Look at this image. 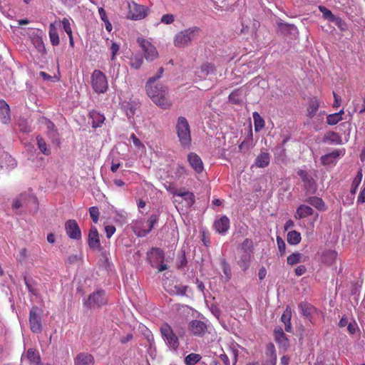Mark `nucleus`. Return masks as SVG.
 <instances>
[{"mask_svg":"<svg viewBox=\"0 0 365 365\" xmlns=\"http://www.w3.org/2000/svg\"><path fill=\"white\" fill-rule=\"evenodd\" d=\"M11 114L10 107L9 104L4 101L0 100V121L4 124H7L10 122Z\"/></svg>","mask_w":365,"mask_h":365,"instance_id":"dca6fc26","label":"nucleus"},{"mask_svg":"<svg viewBox=\"0 0 365 365\" xmlns=\"http://www.w3.org/2000/svg\"><path fill=\"white\" fill-rule=\"evenodd\" d=\"M241 249L242 252H248L250 253H252L253 249V242L252 240L248 238H246L241 245Z\"/></svg>","mask_w":365,"mask_h":365,"instance_id":"de8ad7c7","label":"nucleus"},{"mask_svg":"<svg viewBox=\"0 0 365 365\" xmlns=\"http://www.w3.org/2000/svg\"><path fill=\"white\" fill-rule=\"evenodd\" d=\"M91 84L94 91L97 93H104L108 88V83L106 75L99 70H95L91 75Z\"/></svg>","mask_w":365,"mask_h":365,"instance_id":"39448f33","label":"nucleus"},{"mask_svg":"<svg viewBox=\"0 0 365 365\" xmlns=\"http://www.w3.org/2000/svg\"><path fill=\"white\" fill-rule=\"evenodd\" d=\"M106 303L105 292L98 291L91 294L87 300H84L83 304L88 308L97 307H100Z\"/></svg>","mask_w":365,"mask_h":365,"instance_id":"9b49d317","label":"nucleus"},{"mask_svg":"<svg viewBox=\"0 0 365 365\" xmlns=\"http://www.w3.org/2000/svg\"><path fill=\"white\" fill-rule=\"evenodd\" d=\"M292 311L291 309L287 307L281 317V321L284 324V329L287 332L292 331V324H291Z\"/></svg>","mask_w":365,"mask_h":365,"instance_id":"cd10ccee","label":"nucleus"},{"mask_svg":"<svg viewBox=\"0 0 365 365\" xmlns=\"http://www.w3.org/2000/svg\"><path fill=\"white\" fill-rule=\"evenodd\" d=\"M319 108V101L317 98L310 100L307 111L309 117H313Z\"/></svg>","mask_w":365,"mask_h":365,"instance_id":"e433bc0d","label":"nucleus"},{"mask_svg":"<svg viewBox=\"0 0 365 365\" xmlns=\"http://www.w3.org/2000/svg\"><path fill=\"white\" fill-rule=\"evenodd\" d=\"M120 46L118 43L113 42L110 46L111 51V60L113 61L115 58V55L118 52Z\"/></svg>","mask_w":365,"mask_h":365,"instance_id":"69168bd1","label":"nucleus"},{"mask_svg":"<svg viewBox=\"0 0 365 365\" xmlns=\"http://www.w3.org/2000/svg\"><path fill=\"white\" fill-rule=\"evenodd\" d=\"M175 130L180 145L184 148H190L192 141L190 127L185 117H178L175 125Z\"/></svg>","mask_w":365,"mask_h":365,"instance_id":"f03ea898","label":"nucleus"},{"mask_svg":"<svg viewBox=\"0 0 365 365\" xmlns=\"http://www.w3.org/2000/svg\"><path fill=\"white\" fill-rule=\"evenodd\" d=\"M332 23H334L336 26H338L341 30H345L346 29V23L339 16L334 17L333 19H331Z\"/></svg>","mask_w":365,"mask_h":365,"instance_id":"5fc2aeb1","label":"nucleus"},{"mask_svg":"<svg viewBox=\"0 0 365 365\" xmlns=\"http://www.w3.org/2000/svg\"><path fill=\"white\" fill-rule=\"evenodd\" d=\"M313 215L314 210L311 207L306 205H301L297 209L295 217L302 219Z\"/></svg>","mask_w":365,"mask_h":365,"instance_id":"a878e982","label":"nucleus"},{"mask_svg":"<svg viewBox=\"0 0 365 365\" xmlns=\"http://www.w3.org/2000/svg\"><path fill=\"white\" fill-rule=\"evenodd\" d=\"M150 258L151 259L152 267H155V262H163L165 259V253L160 248H152L150 252Z\"/></svg>","mask_w":365,"mask_h":365,"instance_id":"b1692460","label":"nucleus"},{"mask_svg":"<svg viewBox=\"0 0 365 365\" xmlns=\"http://www.w3.org/2000/svg\"><path fill=\"white\" fill-rule=\"evenodd\" d=\"M343 119L339 114L332 113L329 114L327 117V123L330 125H334Z\"/></svg>","mask_w":365,"mask_h":365,"instance_id":"c03bdc74","label":"nucleus"},{"mask_svg":"<svg viewBox=\"0 0 365 365\" xmlns=\"http://www.w3.org/2000/svg\"><path fill=\"white\" fill-rule=\"evenodd\" d=\"M36 140H37L38 147L39 150L42 152V153H43L44 155H49L50 151H49V150L47 149L46 143L45 140H43V138H41V136H37Z\"/></svg>","mask_w":365,"mask_h":365,"instance_id":"a18cd8bd","label":"nucleus"},{"mask_svg":"<svg viewBox=\"0 0 365 365\" xmlns=\"http://www.w3.org/2000/svg\"><path fill=\"white\" fill-rule=\"evenodd\" d=\"M89 115L92 120L91 123L93 128L101 127L105 120L104 115L96 110L90 112Z\"/></svg>","mask_w":365,"mask_h":365,"instance_id":"c85d7f7f","label":"nucleus"},{"mask_svg":"<svg viewBox=\"0 0 365 365\" xmlns=\"http://www.w3.org/2000/svg\"><path fill=\"white\" fill-rule=\"evenodd\" d=\"M137 43L141 48L142 52L147 61H153L158 58V52L155 47L148 40L138 37L137 38Z\"/></svg>","mask_w":365,"mask_h":365,"instance_id":"0eeeda50","label":"nucleus"},{"mask_svg":"<svg viewBox=\"0 0 365 365\" xmlns=\"http://www.w3.org/2000/svg\"><path fill=\"white\" fill-rule=\"evenodd\" d=\"M306 258L299 252H294L287 257V262L289 265H294L299 262H305Z\"/></svg>","mask_w":365,"mask_h":365,"instance_id":"473e14b6","label":"nucleus"},{"mask_svg":"<svg viewBox=\"0 0 365 365\" xmlns=\"http://www.w3.org/2000/svg\"><path fill=\"white\" fill-rule=\"evenodd\" d=\"M147 227H147L146 222H145L143 220H138L135 222L133 230L137 236L140 237V235H139L140 230H146Z\"/></svg>","mask_w":365,"mask_h":365,"instance_id":"37998d69","label":"nucleus"},{"mask_svg":"<svg viewBox=\"0 0 365 365\" xmlns=\"http://www.w3.org/2000/svg\"><path fill=\"white\" fill-rule=\"evenodd\" d=\"M239 346L237 344H233L230 347V354L231 357L233 359V364L235 365L237 361V357L239 355Z\"/></svg>","mask_w":365,"mask_h":365,"instance_id":"8fccbe9b","label":"nucleus"},{"mask_svg":"<svg viewBox=\"0 0 365 365\" xmlns=\"http://www.w3.org/2000/svg\"><path fill=\"white\" fill-rule=\"evenodd\" d=\"M65 229L68 236L73 240H80L81 232L75 220H68L65 224Z\"/></svg>","mask_w":365,"mask_h":365,"instance_id":"ddd939ff","label":"nucleus"},{"mask_svg":"<svg viewBox=\"0 0 365 365\" xmlns=\"http://www.w3.org/2000/svg\"><path fill=\"white\" fill-rule=\"evenodd\" d=\"M199 29L197 27H191L178 32L174 37V45L178 48L189 46L192 41L196 38Z\"/></svg>","mask_w":365,"mask_h":365,"instance_id":"7ed1b4c3","label":"nucleus"},{"mask_svg":"<svg viewBox=\"0 0 365 365\" xmlns=\"http://www.w3.org/2000/svg\"><path fill=\"white\" fill-rule=\"evenodd\" d=\"M252 257V253L242 252L237 264L243 271H246L249 268Z\"/></svg>","mask_w":365,"mask_h":365,"instance_id":"393cba45","label":"nucleus"},{"mask_svg":"<svg viewBox=\"0 0 365 365\" xmlns=\"http://www.w3.org/2000/svg\"><path fill=\"white\" fill-rule=\"evenodd\" d=\"M48 34L51 44L53 46H58L60 42L59 36L57 32V29L53 23L50 24L49 25Z\"/></svg>","mask_w":365,"mask_h":365,"instance_id":"2f4dec72","label":"nucleus"},{"mask_svg":"<svg viewBox=\"0 0 365 365\" xmlns=\"http://www.w3.org/2000/svg\"><path fill=\"white\" fill-rule=\"evenodd\" d=\"M88 244L92 250H101L99 234L97 228L94 226H92L89 230Z\"/></svg>","mask_w":365,"mask_h":365,"instance_id":"4468645a","label":"nucleus"},{"mask_svg":"<svg viewBox=\"0 0 365 365\" xmlns=\"http://www.w3.org/2000/svg\"><path fill=\"white\" fill-rule=\"evenodd\" d=\"M94 363L93 356L88 353H80L74 359L75 365H91Z\"/></svg>","mask_w":365,"mask_h":365,"instance_id":"4be33fe9","label":"nucleus"},{"mask_svg":"<svg viewBox=\"0 0 365 365\" xmlns=\"http://www.w3.org/2000/svg\"><path fill=\"white\" fill-rule=\"evenodd\" d=\"M266 359L262 365H276L277 354L273 344H269L266 349Z\"/></svg>","mask_w":365,"mask_h":365,"instance_id":"f3484780","label":"nucleus"},{"mask_svg":"<svg viewBox=\"0 0 365 365\" xmlns=\"http://www.w3.org/2000/svg\"><path fill=\"white\" fill-rule=\"evenodd\" d=\"M34 44L38 52L40 53H44L45 52V46L43 44V42L42 41V38H37L34 40Z\"/></svg>","mask_w":365,"mask_h":365,"instance_id":"13d9d810","label":"nucleus"},{"mask_svg":"<svg viewBox=\"0 0 365 365\" xmlns=\"http://www.w3.org/2000/svg\"><path fill=\"white\" fill-rule=\"evenodd\" d=\"M301 312L304 317L310 319L315 312V308L307 302H301L299 305Z\"/></svg>","mask_w":365,"mask_h":365,"instance_id":"c756f323","label":"nucleus"},{"mask_svg":"<svg viewBox=\"0 0 365 365\" xmlns=\"http://www.w3.org/2000/svg\"><path fill=\"white\" fill-rule=\"evenodd\" d=\"M163 71L164 69L161 67L155 76L149 78L145 85V90L148 96L157 106L167 109L172 106L168 98V89L162 84H155L156 81L161 78Z\"/></svg>","mask_w":365,"mask_h":365,"instance_id":"f257e3e1","label":"nucleus"},{"mask_svg":"<svg viewBox=\"0 0 365 365\" xmlns=\"http://www.w3.org/2000/svg\"><path fill=\"white\" fill-rule=\"evenodd\" d=\"M16 160L0 148V172L7 173L16 168Z\"/></svg>","mask_w":365,"mask_h":365,"instance_id":"9d476101","label":"nucleus"},{"mask_svg":"<svg viewBox=\"0 0 365 365\" xmlns=\"http://www.w3.org/2000/svg\"><path fill=\"white\" fill-rule=\"evenodd\" d=\"M143 63V59L141 56H135L131 58L130 66L135 69L139 68Z\"/></svg>","mask_w":365,"mask_h":365,"instance_id":"603ef678","label":"nucleus"},{"mask_svg":"<svg viewBox=\"0 0 365 365\" xmlns=\"http://www.w3.org/2000/svg\"><path fill=\"white\" fill-rule=\"evenodd\" d=\"M297 174L300 176V178L304 182L309 184L313 180L312 176L305 170H300L297 172Z\"/></svg>","mask_w":365,"mask_h":365,"instance_id":"3c124183","label":"nucleus"},{"mask_svg":"<svg viewBox=\"0 0 365 365\" xmlns=\"http://www.w3.org/2000/svg\"><path fill=\"white\" fill-rule=\"evenodd\" d=\"M175 195L181 197L185 202L187 207H191L195 202V196L192 192L188 191H177Z\"/></svg>","mask_w":365,"mask_h":365,"instance_id":"bb28decb","label":"nucleus"},{"mask_svg":"<svg viewBox=\"0 0 365 365\" xmlns=\"http://www.w3.org/2000/svg\"><path fill=\"white\" fill-rule=\"evenodd\" d=\"M24 281L29 292L34 296H36L38 294V291L36 289L35 284L33 280L31 279L24 277Z\"/></svg>","mask_w":365,"mask_h":365,"instance_id":"49530a36","label":"nucleus"},{"mask_svg":"<svg viewBox=\"0 0 365 365\" xmlns=\"http://www.w3.org/2000/svg\"><path fill=\"white\" fill-rule=\"evenodd\" d=\"M159 221V215L158 214H153L150 215V217L148 218V220L146 222L147 224V229L140 231V237H145L152 230L153 228L158 224Z\"/></svg>","mask_w":365,"mask_h":365,"instance_id":"5701e85b","label":"nucleus"},{"mask_svg":"<svg viewBox=\"0 0 365 365\" xmlns=\"http://www.w3.org/2000/svg\"><path fill=\"white\" fill-rule=\"evenodd\" d=\"M270 162V155L268 153L262 152L255 160L252 167L264 168L269 165Z\"/></svg>","mask_w":365,"mask_h":365,"instance_id":"6ab92c4d","label":"nucleus"},{"mask_svg":"<svg viewBox=\"0 0 365 365\" xmlns=\"http://www.w3.org/2000/svg\"><path fill=\"white\" fill-rule=\"evenodd\" d=\"M306 271H307V269H306L305 266L300 265V266H298L295 269L294 272L297 276L299 277V276L303 275L306 272Z\"/></svg>","mask_w":365,"mask_h":365,"instance_id":"774afa93","label":"nucleus"},{"mask_svg":"<svg viewBox=\"0 0 365 365\" xmlns=\"http://www.w3.org/2000/svg\"><path fill=\"white\" fill-rule=\"evenodd\" d=\"M89 213L93 222L97 223L99 218V210L97 207H91L89 208Z\"/></svg>","mask_w":365,"mask_h":365,"instance_id":"864d4df0","label":"nucleus"},{"mask_svg":"<svg viewBox=\"0 0 365 365\" xmlns=\"http://www.w3.org/2000/svg\"><path fill=\"white\" fill-rule=\"evenodd\" d=\"M175 309L180 313V314H187V315L190 314L191 308L187 305H183V304H175Z\"/></svg>","mask_w":365,"mask_h":365,"instance_id":"4d7b16f0","label":"nucleus"},{"mask_svg":"<svg viewBox=\"0 0 365 365\" xmlns=\"http://www.w3.org/2000/svg\"><path fill=\"white\" fill-rule=\"evenodd\" d=\"M26 358L31 363L36 364V365L40 362L39 354L33 349H28L26 353Z\"/></svg>","mask_w":365,"mask_h":365,"instance_id":"58836bf2","label":"nucleus"},{"mask_svg":"<svg viewBox=\"0 0 365 365\" xmlns=\"http://www.w3.org/2000/svg\"><path fill=\"white\" fill-rule=\"evenodd\" d=\"M188 288L189 287L187 285H182V284L175 285L173 287H171L168 290V292L173 295L185 296V295H186V292H187Z\"/></svg>","mask_w":365,"mask_h":365,"instance_id":"f704fd0d","label":"nucleus"},{"mask_svg":"<svg viewBox=\"0 0 365 365\" xmlns=\"http://www.w3.org/2000/svg\"><path fill=\"white\" fill-rule=\"evenodd\" d=\"M201 359L202 356L200 354L191 353L185 356L184 361L185 365H195L201 360Z\"/></svg>","mask_w":365,"mask_h":365,"instance_id":"4c0bfd02","label":"nucleus"},{"mask_svg":"<svg viewBox=\"0 0 365 365\" xmlns=\"http://www.w3.org/2000/svg\"><path fill=\"white\" fill-rule=\"evenodd\" d=\"M306 202L319 210H324L325 208L324 201L319 197H309L306 200Z\"/></svg>","mask_w":365,"mask_h":365,"instance_id":"72a5a7b5","label":"nucleus"},{"mask_svg":"<svg viewBox=\"0 0 365 365\" xmlns=\"http://www.w3.org/2000/svg\"><path fill=\"white\" fill-rule=\"evenodd\" d=\"M214 227L217 232L220 234H225L230 228V220L224 215L220 219L216 220L214 223Z\"/></svg>","mask_w":365,"mask_h":365,"instance_id":"a211bd4d","label":"nucleus"},{"mask_svg":"<svg viewBox=\"0 0 365 365\" xmlns=\"http://www.w3.org/2000/svg\"><path fill=\"white\" fill-rule=\"evenodd\" d=\"M40 309L34 307L29 312V326L32 332L41 333L42 331Z\"/></svg>","mask_w":365,"mask_h":365,"instance_id":"1a4fd4ad","label":"nucleus"},{"mask_svg":"<svg viewBox=\"0 0 365 365\" xmlns=\"http://www.w3.org/2000/svg\"><path fill=\"white\" fill-rule=\"evenodd\" d=\"M30 205H34L35 210H37L38 200L31 192H25L21 193L13 200L12 209L16 211L23 206L28 207Z\"/></svg>","mask_w":365,"mask_h":365,"instance_id":"20e7f679","label":"nucleus"},{"mask_svg":"<svg viewBox=\"0 0 365 365\" xmlns=\"http://www.w3.org/2000/svg\"><path fill=\"white\" fill-rule=\"evenodd\" d=\"M345 154V150L341 149V150H334L330 153H328L325 155H323L322 157V161L324 164H329L331 163V158H336L339 156H343Z\"/></svg>","mask_w":365,"mask_h":365,"instance_id":"7c9ffc66","label":"nucleus"},{"mask_svg":"<svg viewBox=\"0 0 365 365\" xmlns=\"http://www.w3.org/2000/svg\"><path fill=\"white\" fill-rule=\"evenodd\" d=\"M188 330L192 335L202 337L207 331V325L202 321L193 319L188 324Z\"/></svg>","mask_w":365,"mask_h":365,"instance_id":"f8f14e48","label":"nucleus"},{"mask_svg":"<svg viewBox=\"0 0 365 365\" xmlns=\"http://www.w3.org/2000/svg\"><path fill=\"white\" fill-rule=\"evenodd\" d=\"M128 19L132 20H140L144 19L148 13V9L141 4H138L134 1L128 2Z\"/></svg>","mask_w":365,"mask_h":365,"instance_id":"6e6552de","label":"nucleus"},{"mask_svg":"<svg viewBox=\"0 0 365 365\" xmlns=\"http://www.w3.org/2000/svg\"><path fill=\"white\" fill-rule=\"evenodd\" d=\"M319 9L322 12V16L325 19L328 20L329 21H331V19H334V15L329 9L323 6H319Z\"/></svg>","mask_w":365,"mask_h":365,"instance_id":"09e8293b","label":"nucleus"},{"mask_svg":"<svg viewBox=\"0 0 365 365\" xmlns=\"http://www.w3.org/2000/svg\"><path fill=\"white\" fill-rule=\"evenodd\" d=\"M215 72V66L213 63L210 62L203 63L200 67L199 71H197V76L200 78H205L208 75L212 74Z\"/></svg>","mask_w":365,"mask_h":365,"instance_id":"412c9836","label":"nucleus"},{"mask_svg":"<svg viewBox=\"0 0 365 365\" xmlns=\"http://www.w3.org/2000/svg\"><path fill=\"white\" fill-rule=\"evenodd\" d=\"M105 231H106V237L108 238H110L111 236L115 232V227L113 225H107V226L105 227Z\"/></svg>","mask_w":365,"mask_h":365,"instance_id":"338daca9","label":"nucleus"},{"mask_svg":"<svg viewBox=\"0 0 365 365\" xmlns=\"http://www.w3.org/2000/svg\"><path fill=\"white\" fill-rule=\"evenodd\" d=\"M175 309L180 313V314H187V315L190 314L191 308L187 305H183V304H175Z\"/></svg>","mask_w":365,"mask_h":365,"instance_id":"6e6d98bb","label":"nucleus"},{"mask_svg":"<svg viewBox=\"0 0 365 365\" xmlns=\"http://www.w3.org/2000/svg\"><path fill=\"white\" fill-rule=\"evenodd\" d=\"M255 129L256 131H259L264 126V120L257 112H254L252 114Z\"/></svg>","mask_w":365,"mask_h":365,"instance_id":"ea45409f","label":"nucleus"},{"mask_svg":"<svg viewBox=\"0 0 365 365\" xmlns=\"http://www.w3.org/2000/svg\"><path fill=\"white\" fill-rule=\"evenodd\" d=\"M274 336L276 342L282 347L287 348L289 345V341L281 327H276L274 330Z\"/></svg>","mask_w":365,"mask_h":365,"instance_id":"aec40b11","label":"nucleus"},{"mask_svg":"<svg viewBox=\"0 0 365 365\" xmlns=\"http://www.w3.org/2000/svg\"><path fill=\"white\" fill-rule=\"evenodd\" d=\"M325 138L332 144H341V138L336 133L329 132L326 135Z\"/></svg>","mask_w":365,"mask_h":365,"instance_id":"79ce46f5","label":"nucleus"},{"mask_svg":"<svg viewBox=\"0 0 365 365\" xmlns=\"http://www.w3.org/2000/svg\"><path fill=\"white\" fill-rule=\"evenodd\" d=\"M61 23H62L63 30L66 31V33L68 34V36L71 35L72 29L71 27V23H70L69 19H68L66 18H63Z\"/></svg>","mask_w":365,"mask_h":365,"instance_id":"052dcab7","label":"nucleus"},{"mask_svg":"<svg viewBox=\"0 0 365 365\" xmlns=\"http://www.w3.org/2000/svg\"><path fill=\"white\" fill-rule=\"evenodd\" d=\"M362 103H356L354 105V109L356 111H359V113H362L365 112V96L361 98Z\"/></svg>","mask_w":365,"mask_h":365,"instance_id":"0e129e2a","label":"nucleus"},{"mask_svg":"<svg viewBox=\"0 0 365 365\" xmlns=\"http://www.w3.org/2000/svg\"><path fill=\"white\" fill-rule=\"evenodd\" d=\"M362 172L361 170H359L356 177L354 178L353 182H352V184H351V193L352 195H355V193L356 192V190L358 189V187L359 185H360L361 182V180H362Z\"/></svg>","mask_w":365,"mask_h":365,"instance_id":"a19ab883","label":"nucleus"},{"mask_svg":"<svg viewBox=\"0 0 365 365\" xmlns=\"http://www.w3.org/2000/svg\"><path fill=\"white\" fill-rule=\"evenodd\" d=\"M187 161L191 168L197 173H201L204 170V165L200 157L195 153H190L187 155Z\"/></svg>","mask_w":365,"mask_h":365,"instance_id":"2eb2a0df","label":"nucleus"},{"mask_svg":"<svg viewBox=\"0 0 365 365\" xmlns=\"http://www.w3.org/2000/svg\"><path fill=\"white\" fill-rule=\"evenodd\" d=\"M301 239L302 237L300 233L295 230L290 231L287 233V240L290 245H295L299 244L301 241Z\"/></svg>","mask_w":365,"mask_h":365,"instance_id":"c9c22d12","label":"nucleus"},{"mask_svg":"<svg viewBox=\"0 0 365 365\" xmlns=\"http://www.w3.org/2000/svg\"><path fill=\"white\" fill-rule=\"evenodd\" d=\"M222 267L223 273L226 276L227 280H229L231 278L232 274L229 264L225 261H223L222 262Z\"/></svg>","mask_w":365,"mask_h":365,"instance_id":"e2e57ef3","label":"nucleus"},{"mask_svg":"<svg viewBox=\"0 0 365 365\" xmlns=\"http://www.w3.org/2000/svg\"><path fill=\"white\" fill-rule=\"evenodd\" d=\"M277 243L281 255H284L286 250V244L284 241L280 237H277Z\"/></svg>","mask_w":365,"mask_h":365,"instance_id":"680f3d73","label":"nucleus"},{"mask_svg":"<svg viewBox=\"0 0 365 365\" xmlns=\"http://www.w3.org/2000/svg\"><path fill=\"white\" fill-rule=\"evenodd\" d=\"M160 330L163 339L169 348L174 351L177 350L179 341L172 327L168 324L164 323L161 325Z\"/></svg>","mask_w":365,"mask_h":365,"instance_id":"423d86ee","label":"nucleus"},{"mask_svg":"<svg viewBox=\"0 0 365 365\" xmlns=\"http://www.w3.org/2000/svg\"><path fill=\"white\" fill-rule=\"evenodd\" d=\"M174 20H175V16L173 14H164L161 17L160 23L167 24V25L171 24L172 23H173Z\"/></svg>","mask_w":365,"mask_h":365,"instance_id":"bf43d9fd","label":"nucleus"}]
</instances>
